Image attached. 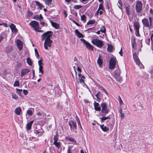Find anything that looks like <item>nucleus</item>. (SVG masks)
I'll return each mask as SVG.
<instances>
[{
    "label": "nucleus",
    "instance_id": "nucleus-1",
    "mask_svg": "<svg viewBox=\"0 0 153 153\" xmlns=\"http://www.w3.org/2000/svg\"><path fill=\"white\" fill-rule=\"evenodd\" d=\"M74 70L75 74L76 76V78L75 79H74V76L72 74V75L73 78H74V81L76 82V84L77 83L78 84L79 83H80L83 86H84V85H85L86 86L87 88V85L84 82V79H85V76L83 75H82L81 74H80V73H79L78 74L79 81H78L77 76V73L75 69V67L74 66Z\"/></svg>",
    "mask_w": 153,
    "mask_h": 153
},
{
    "label": "nucleus",
    "instance_id": "nucleus-2",
    "mask_svg": "<svg viewBox=\"0 0 153 153\" xmlns=\"http://www.w3.org/2000/svg\"><path fill=\"white\" fill-rule=\"evenodd\" d=\"M101 106L102 107L101 112L102 114H107L109 111L108 105L105 102H102Z\"/></svg>",
    "mask_w": 153,
    "mask_h": 153
},
{
    "label": "nucleus",
    "instance_id": "nucleus-3",
    "mask_svg": "<svg viewBox=\"0 0 153 153\" xmlns=\"http://www.w3.org/2000/svg\"><path fill=\"white\" fill-rule=\"evenodd\" d=\"M117 61L115 57H113L111 58L109 63V68L110 69H113L114 68Z\"/></svg>",
    "mask_w": 153,
    "mask_h": 153
},
{
    "label": "nucleus",
    "instance_id": "nucleus-4",
    "mask_svg": "<svg viewBox=\"0 0 153 153\" xmlns=\"http://www.w3.org/2000/svg\"><path fill=\"white\" fill-rule=\"evenodd\" d=\"M134 29L135 31V34L137 36H140L139 30L140 28L139 23L138 21H134Z\"/></svg>",
    "mask_w": 153,
    "mask_h": 153
},
{
    "label": "nucleus",
    "instance_id": "nucleus-5",
    "mask_svg": "<svg viewBox=\"0 0 153 153\" xmlns=\"http://www.w3.org/2000/svg\"><path fill=\"white\" fill-rule=\"evenodd\" d=\"M142 3L140 1H136L135 9L137 13H141L142 10Z\"/></svg>",
    "mask_w": 153,
    "mask_h": 153
},
{
    "label": "nucleus",
    "instance_id": "nucleus-6",
    "mask_svg": "<svg viewBox=\"0 0 153 153\" xmlns=\"http://www.w3.org/2000/svg\"><path fill=\"white\" fill-rule=\"evenodd\" d=\"M134 59L137 64L138 65L140 68H144V66L140 62V60L137 55V53H134L133 54Z\"/></svg>",
    "mask_w": 153,
    "mask_h": 153
},
{
    "label": "nucleus",
    "instance_id": "nucleus-7",
    "mask_svg": "<svg viewBox=\"0 0 153 153\" xmlns=\"http://www.w3.org/2000/svg\"><path fill=\"white\" fill-rule=\"evenodd\" d=\"M92 43L99 48L102 47L103 45L102 41L98 39H93L91 41Z\"/></svg>",
    "mask_w": 153,
    "mask_h": 153
},
{
    "label": "nucleus",
    "instance_id": "nucleus-8",
    "mask_svg": "<svg viewBox=\"0 0 153 153\" xmlns=\"http://www.w3.org/2000/svg\"><path fill=\"white\" fill-rule=\"evenodd\" d=\"M29 25L33 28L34 30L36 31L39 29V24L38 22L33 21L29 23Z\"/></svg>",
    "mask_w": 153,
    "mask_h": 153
},
{
    "label": "nucleus",
    "instance_id": "nucleus-9",
    "mask_svg": "<svg viewBox=\"0 0 153 153\" xmlns=\"http://www.w3.org/2000/svg\"><path fill=\"white\" fill-rule=\"evenodd\" d=\"M81 42H83L85 45L86 48L89 50L93 51L94 47L90 43L85 41L84 39H80Z\"/></svg>",
    "mask_w": 153,
    "mask_h": 153
},
{
    "label": "nucleus",
    "instance_id": "nucleus-10",
    "mask_svg": "<svg viewBox=\"0 0 153 153\" xmlns=\"http://www.w3.org/2000/svg\"><path fill=\"white\" fill-rule=\"evenodd\" d=\"M52 42V41L51 39H45L44 43L45 48L46 50H47L48 49V47H51V46Z\"/></svg>",
    "mask_w": 153,
    "mask_h": 153
},
{
    "label": "nucleus",
    "instance_id": "nucleus-11",
    "mask_svg": "<svg viewBox=\"0 0 153 153\" xmlns=\"http://www.w3.org/2000/svg\"><path fill=\"white\" fill-rule=\"evenodd\" d=\"M130 7L129 5L126 7V13L128 16L130 15H133L135 13L134 10V9L130 11Z\"/></svg>",
    "mask_w": 153,
    "mask_h": 153
},
{
    "label": "nucleus",
    "instance_id": "nucleus-12",
    "mask_svg": "<svg viewBox=\"0 0 153 153\" xmlns=\"http://www.w3.org/2000/svg\"><path fill=\"white\" fill-rule=\"evenodd\" d=\"M69 125L70 126L71 129L73 131L76 130L77 128L76 124V122L71 120L69 123Z\"/></svg>",
    "mask_w": 153,
    "mask_h": 153
},
{
    "label": "nucleus",
    "instance_id": "nucleus-13",
    "mask_svg": "<svg viewBox=\"0 0 153 153\" xmlns=\"http://www.w3.org/2000/svg\"><path fill=\"white\" fill-rule=\"evenodd\" d=\"M53 32L49 31L46 32L42 35V38H50L51 36L52 35Z\"/></svg>",
    "mask_w": 153,
    "mask_h": 153
},
{
    "label": "nucleus",
    "instance_id": "nucleus-14",
    "mask_svg": "<svg viewBox=\"0 0 153 153\" xmlns=\"http://www.w3.org/2000/svg\"><path fill=\"white\" fill-rule=\"evenodd\" d=\"M16 42L19 50H21L22 49L23 42L19 39L16 40Z\"/></svg>",
    "mask_w": 153,
    "mask_h": 153
},
{
    "label": "nucleus",
    "instance_id": "nucleus-15",
    "mask_svg": "<svg viewBox=\"0 0 153 153\" xmlns=\"http://www.w3.org/2000/svg\"><path fill=\"white\" fill-rule=\"evenodd\" d=\"M114 74L116 78L118 80L120 79V72L119 68L117 69L114 72Z\"/></svg>",
    "mask_w": 153,
    "mask_h": 153
},
{
    "label": "nucleus",
    "instance_id": "nucleus-16",
    "mask_svg": "<svg viewBox=\"0 0 153 153\" xmlns=\"http://www.w3.org/2000/svg\"><path fill=\"white\" fill-rule=\"evenodd\" d=\"M142 22L143 25L146 27H149L150 26V24L148 19L146 18H144L142 20Z\"/></svg>",
    "mask_w": 153,
    "mask_h": 153
},
{
    "label": "nucleus",
    "instance_id": "nucleus-17",
    "mask_svg": "<svg viewBox=\"0 0 153 153\" xmlns=\"http://www.w3.org/2000/svg\"><path fill=\"white\" fill-rule=\"evenodd\" d=\"M29 72L30 70L28 69H22L21 71L20 76L22 77H23V76Z\"/></svg>",
    "mask_w": 153,
    "mask_h": 153
},
{
    "label": "nucleus",
    "instance_id": "nucleus-18",
    "mask_svg": "<svg viewBox=\"0 0 153 153\" xmlns=\"http://www.w3.org/2000/svg\"><path fill=\"white\" fill-rule=\"evenodd\" d=\"M94 105L95 110L96 111H100L101 110V108L99 105V104L98 103L96 102L95 101L94 103Z\"/></svg>",
    "mask_w": 153,
    "mask_h": 153
},
{
    "label": "nucleus",
    "instance_id": "nucleus-19",
    "mask_svg": "<svg viewBox=\"0 0 153 153\" xmlns=\"http://www.w3.org/2000/svg\"><path fill=\"white\" fill-rule=\"evenodd\" d=\"M132 48L134 50L137 49V44L136 42V39H132L131 40Z\"/></svg>",
    "mask_w": 153,
    "mask_h": 153
},
{
    "label": "nucleus",
    "instance_id": "nucleus-20",
    "mask_svg": "<svg viewBox=\"0 0 153 153\" xmlns=\"http://www.w3.org/2000/svg\"><path fill=\"white\" fill-rule=\"evenodd\" d=\"M65 138V139L67 140H68L71 142H73L76 145L77 144L76 140L73 137L68 136L66 137Z\"/></svg>",
    "mask_w": 153,
    "mask_h": 153
},
{
    "label": "nucleus",
    "instance_id": "nucleus-21",
    "mask_svg": "<svg viewBox=\"0 0 153 153\" xmlns=\"http://www.w3.org/2000/svg\"><path fill=\"white\" fill-rule=\"evenodd\" d=\"M22 111V110L20 106H19L16 108L14 112L16 114L18 115H20Z\"/></svg>",
    "mask_w": 153,
    "mask_h": 153
},
{
    "label": "nucleus",
    "instance_id": "nucleus-22",
    "mask_svg": "<svg viewBox=\"0 0 153 153\" xmlns=\"http://www.w3.org/2000/svg\"><path fill=\"white\" fill-rule=\"evenodd\" d=\"M10 27L11 29L12 32H14L15 33H17L18 32V30L16 28V26L13 23L11 24Z\"/></svg>",
    "mask_w": 153,
    "mask_h": 153
},
{
    "label": "nucleus",
    "instance_id": "nucleus-23",
    "mask_svg": "<svg viewBox=\"0 0 153 153\" xmlns=\"http://www.w3.org/2000/svg\"><path fill=\"white\" fill-rule=\"evenodd\" d=\"M105 114H102V117L101 118H100V119L101 120V122L102 123L103 121L108 119H110V117L109 116H108L107 117H105Z\"/></svg>",
    "mask_w": 153,
    "mask_h": 153
},
{
    "label": "nucleus",
    "instance_id": "nucleus-24",
    "mask_svg": "<svg viewBox=\"0 0 153 153\" xmlns=\"http://www.w3.org/2000/svg\"><path fill=\"white\" fill-rule=\"evenodd\" d=\"M95 96L97 98V100L98 102H99L101 100L102 97V94L100 92H98V93L96 94L95 95Z\"/></svg>",
    "mask_w": 153,
    "mask_h": 153
},
{
    "label": "nucleus",
    "instance_id": "nucleus-25",
    "mask_svg": "<svg viewBox=\"0 0 153 153\" xmlns=\"http://www.w3.org/2000/svg\"><path fill=\"white\" fill-rule=\"evenodd\" d=\"M50 22L52 26L56 29H58L59 27V25L58 24L54 22L51 20H50Z\"/></svg>",
    "mask_w": 153,
    "mask_h": 153
},
{
    "label": "nucleus",
    "instance_id": "nucleus-26",
    "mask_svg": "<svg viewBox=\"0 0 153 153\" xmlns=\"http://www.w3.org/2000/svg\"><path fill=\"white\" fill-rule=\"evenodd\" d=\"M100 127L102 130L104 132L107 131L109 129L106 126H104L103 124L100 125Z\"/></svg>",
    "mask_w": 153,
    "mask_h": 153
},
{
    "label": "nucleus",
    "instance_id": "nucleus-27",
    "mask_svg": "<svg viewBox=\"0 0 153 153\" xmlns=\"http://www.w3.org/2000/svg\"><path fill=\"white\" fill-rule=\"evenodd\" d=\"M75 33L79 38L84 37L83 34L79 32L77 29H76L75 31Z\"/></svg>",
    "mask_w": 153,
    "mask_h": 153
},
{
    "label": "nucleus",
    "instance_id": "nucleus-28",
    "mask_svg": "<svg viewBox=\"0 0 153 153\" xmlns=\"http://www.w3.org/2000/svg\"><path fill=\"white\" fill-rule=\"evenodd\" d=\"M33 123V121H31L28 123L26 125V128L28 130H30L32 125Z\"/></svg>",
    "mask_w": 153,
    "mask_h": 153
},
{
    "label": "nucleus",
    "instance_id": "nucleus-29",
    "mask_svg": "<svg viewBox=\"0 0 153 153\" xmlns=\"http://www.w3.org/2000/svg\"><path fill=\"white\" fill-rule=\"evenodd\" d=\"M102 62L103 61L101 58V56L100 55L97 61V63L99 65L100 67L101 66L102 63Z\"/></svg>",
    "mask_w": 153,
    "mask_h": 153
},
{
    "label": "nucleus",
    "instance_id": "nucleus-30",
    "mask_svg": "<svg viewBox=\"0 0 153 153\" xmlns=\"http://www.w3.org/2000/svg\"><path fill=\"white\" fill-rule=\"evenodd\" d=\"M35 3L37 5L38 8L40 9H42L44 6L40 2L37 1H35Z\"/></svg>",
    "mask_w": 153,
    "mask_h": 153
},
{
    "label": "nucleus",
    "instance_id": "nucleus-31",
    "mask_svg": "<svg viewBox=\"0 0 153 153\" xmlns=\"http://www.w3.org/2000/svg\"><path fill=\"white\" fill-rule=\"evenodd\" d=\"M107 51L109 52H112L113 50V46L111 45H108Z\"/></svg>",
    "mask_w": 153,
    "mask_h": 153
},
{
    "label": "nucleus",
    "instance_id": "nucleus-32",
    "mask_svg": "<svg viewBox=\"0 0 153 153\" xmlns=\"http://www.w3.org/2000/svg\"><path fill=\"white\" fill-rule=\"evenodd\" d=\"M13 50V48L11 46H8L6 48V52L7 53H9Z\"/></svg>",
    "mask_w": 153,
    "mask_h": 153
},
{
    "label": "nucleus",
    "instance_id": "nucleus-33",
    "mask_svg": "<svg viewBox=\"0 0 153 153\" xmlns=\"http://www.w3.org/2000/svg\"><path fill=\"white\" fill-rule=\"evenodd\" d=\"M43 66H39V73H41V74H39V76L40 77H41V76H42V74H43L44 71L43 70Z\"/></svg>",
    "mask_w": 153,
    "mask_h": 153
},
{
    "label": "nucleus",
    "instance_id": "nucleus-34",
    "mask_svg": "<svg viewBox=\"0 0 153 153\" xmlns=\"http://www.w3.org/2000/svg\"><path fill=\"white\" fill-rule=\"evenodd\" d=\"M53 144L58 149H59L61 145V143L60 142H58L57 141L54 142Z\"/></svg>",
    "mask_w": 153,
    "mask_h": 153
},
{
    "label": "nucleus",
    "instance_id": "nucleus-35",
    "mask_svg": "<svg viewBox=\"0 0 153 153\" xmlns=\"http://www.w3.org/2000/svg\"><path fill=\"white\" fill-rule=\"evenodd\" d=\"M27 63L30 65H32V60L31 59L29 58L28 57L27 59Z\"/></svg>",
    "mask_w": 153,
    "mask_h": 153
},
{
    "label": "nucleus",
    "instance_id": "nucleus-36",
    "mask_svg": "<svg viewBox=\"0 0 153 153\" xmlns=\"http://www.w3.org/2000/svg\"><path fill=\"white\" fill-rule=\"evenodd\" d=\"M13 85L14 87L19 86V81L16 80L14 82Z\"/></svg>",
    "mask_w": 153,
    "mask_h": 153
},
{
    "label": "nucleus",
    "instance_id": "nucleus-37",
    "mask_svg": "<svg viewBox=\"0 0 153 153\" xmlns=\"http://www.w3.org/2000/svg\"><path fill=\"white\" fill-rule=\"evenodd\" d=\"M73 148L72 146H68L67 153H72L71 149Z\"/></svg>",
    "mask_w": 153,
    "mask_h": 153
},
{
    "label": "nucleus",
    "instance_id": "nucleus-38",
    "mask_svg": "<svg viewBox=\"0 0 153 153\" xmlns=\"http://www.w3.org/2000/svg\"><path fill=\"white\" fill-rule=\"evenodd\" d=\"M34 133L36 134H39L38 136V137H39L42 136L43 133L42 132H40L38 130H35L34 131Z\"/></svg>",
    "mask_w": 153,
    "mask_h": 153
},
{
    "label": "nucleus",
    "instance_id": "nucleus-39",
    "mask_svg": "<svg viewBox=\"0 0 153 153\" xmlns=\"http://www.w3.org/2000/svg\"><path fill=\"white\" fill-rule=\"evenodd\" d=\"M117 5L119 7V8H120L121 9H122V4L121 0H119Z\"/></svg>",
    "mask_w": 153,
    "mask_h": 153
},
{
    "label": "nucleus",
    "instance_id": "nucleus-40",
    "mask_svg": "<svg viewBox=\"0 0 153 153\" xmlns=\"http://www.w3.org/2000/svg\"><path fill=\"white\" fill-rule=\"evenodd\" d=\"M86 16L85 15H83L81 16V20L83 21L85 23L86 22Z\"/></svg>",
    "mask_w": 153,
    "mask_h": 153
},
{
    "label": "nucleus",
    "instance_id": "nucleus-41",
    "mask_svg": "<svg viewBox=\"0 0 153 153\" xmlns=\"http://www.w3.org/2000/svg\"><path fill=\"white\" fill-rule=\"evenodd\" d=\"M95 22V21L94 20H92L89 21L87 23V25H91L92 24H94Z\"/></svg>",
    "mask_w": 153,
    "mask_h": 153
},
{
    "label": "nucleus",
    "instance_id": "nucleus-42",
    "mask_svg": "<svg viewBox=\"0 0 153 153\" xmlns=\"http://www.w3.org/2000/svg\"><path fill=\"white\" fill-rule=\"evenodd\" d=\"M82 6L80 5H75L74 6V8L76 10H78L82 7Z\"/></svg>",
    "mask_w": 153,
    "mask_h": 153
},
{
    "label": "nucleus",
    "instance_id": "nucleus-43",
    "mask_svg": "<svg viewBox=\"0 0 153 153\" xmlns=\"http://www.w3.org/2000/svg\"><path fill=\"white\" fill-rule=\"evenodd\" d=\"M12 98L16 100L18 98V97L14 93H12Z\"/></svg>",
    "mask_w": 153,
    "mask_h": 153
},
{
    "label": "nucleus",
    "instance_id": "nucleus-44",
    "mask_svg": "<svg viewBox=\"0 0 153 153\" xmlns=\"http://www.w3.org/2000/svg\"><path fill=\"white\" fill-rule=\"evenodd\" d=\"M99 10H104V8L103 6V5L102 3H100L99 4V7L98 9Z\"/></svg>",
    "mask_w": 153,
    "mask_h": 153
},
{
    "label": "nucleus",
    "instance_id": "nucleus-45",
    "mask_svg": "<svg viewBox=\"0 0 153 153\" xmlns=\"http://www.w3.org/2000/svg\"><path fill=\"white\" fill-rule=\"evenodd\" d=\"M58 135L57 134H56V135H55L53 138L54 142L57 141L58 139Z\"/></svg>",
    "mask_w": 153,
    "mask_h": 153
},
{
    "label": "nucleus",
    "instance_id": "nucleus-46",
    "mask_svg": "<svg viewBox=\"0 0 153 153\" xmlns=\"http://www.w3.org/2000/svg\"><path fill=\"white\" fill-rule=\"evenodd\" d=\"M27 113L29 115H32L33 114V112L31 110H30V108L27 111Z\"/></svg>",
    "mask_w": 153,
    "mask_h": 153
},
{
    "label": "nucleus",
    "instance_id": "nucleus-47",
    "mask_svg": "<svg viewBox=\"0 0 153 153\" xmlns=\"http://www.w3.org/2000/svg\"><path fill=\"white\" fill-rule=\"evenodd\" d=\"M100 30L102 33H105L106 31V30L105 27L104 26H102Z\"/></svg>",
    "mask_w": 153,
    "mask_h": 153
},
{
    "label": "nucleus",
    "instance_id": "nucleus-48",
    "mask_svg": "<svg viewBox=\"0 0 153 153\" xmlns=\"http://www.w3.org/2000/svg\"><path fill=\"white\" fill-rule=\"evenodd\" d=\"M118 100L120 104L121 105L122 104H123V102L122 100L120 97L119 96L118 97Z\"/></svg>",
    "mask_w": 153,
    "mask_h": 153
},
{
    "label": "nucleus",
    "instance_id": "nucleus-49",
    "mask_svg": "<svg viewBox=\"0 0 153 153\" xmlns=\"http://www.w3.org/2000/svg\"><path fill=\"white\" fill-rule=\"evenodd\" d=\"M40 24L42 25V27H43L45 26H47V24H46L44 22H40Z\"/></svg>",
    "mask_w": 153,
    "mask_h": 153
},
{
    "label": "nucleus",
    "instance_id": "nucleus-50",
    "mask_svg": "<svg viewBox=\"0 0 153 153\" xmlns=\"http://www.w3.org/2000/svg\"><path fill=\"white\" fill-rule=\"evenodd\" d=\"M52 2V0H46L45 3L46 4L49 5Z\"/></svg>",
    "mask_w": 153,
    "mask_h": 153
},
{
    "label": "nucleus",
    "instance_id": "nucleus-51",
    "mask_svg": "<svg viewBox=\"0 0 153 153\" xmlns=\"http://www.w3.org/2000/svg\"><path fill=\"white\" fill-rule=\"evenodd\" d=\"M16 89L17 91V93L19 94H21V92H22V89H19L18 88H16Z\"/></svg>",
    "mask_w": 153,
    "mask_h": 153
},
{
    "label": "nucleus",
    "instance_id": "nucleus-52",
    "mask_svg": "<svg viewBox=\"0 0 153 153\" xmlns=\"http://www.w3.org/2000/svg\"><path fill=\"white\" fill-rule=\"evenodd\" d=\"M38 63L39 66H40V65L42 66L43 65V63L41 59H40L38 61Z\"/></svg>",
    "mask_w": 153,
    "mask_h": 153
},
{
    "label": "nucleus",
    "instance_id": "nucleus-53",
    "mask_svg": "<svg viewBox=\"0 0 153 153\" xmlns=\"http://www.w3.org/2000/svg\"><path fill=\"white\" fill-rule=\"evenodd\" d=\"M149 22H150V26L151 27L152 26V20L153 19V18L151 17H149Z\"/></svg>",
    "mask_w": 153,
    "mask_h": 153
},
{
    "label": "nucleus",
    "instance_id": "nucleus-54",
    "mask_svg": "<svg viewBox=\"0 0 153 153\" xmlns=\"http://www.w3.org/2000/svg\"><path fill=\"white\" fill-rule=\"evenodd\" d=\"M120 114L121 119H123L125 117V114L124 113H122Z\"/></svg>",
    "mask_w": 153,
    "mask_h": 153
},
{
    "label": "nucleus",
    "instance_id": "nucleus-55",
    "mask_svg": "<svg viewBox=\"0 0 153 153\" xmlns=\"http://www.w3.org/2000/svg\"><path fill=\"white\" fill-rule=\"evenodd\" d=\"M33 19L38 20H39V15H37L33 17Z\"/></svg>",
    "mask_w": 153,
    "mask_h": 153
},
{
    "label": "nucleus",
    "instance_id": "nucleus-56",
    "mask_svg": "<svg viewBox=\"0 0 153 153\" xmlns=\"http://www.w3.org/2000/svg\"><path fill=\"white\" fill-rule=\"evenodd\" d=\"M23 92L24 94L25 95H27L28 94V91L27 90H23Z\"/></svg>",
    "mask_w": 153,
    "mask_h": 153
},
{
    "label": "nucleus",
    "instance_id": "nucleus-57",
    "mask_svg": "<svg viewBox=\"0 0 153 153\" xmlns=\"http://www.w3.org/2000/svg\"><path fill=\"white\" fill-rule=\"evenodd\" d=\"M77 71H78V73H80V74H81V70L79 66H77Z\"/></svg>",
    "mask_w": 153,
    "mask_h": 153
},
{
    "label": "nucleus",
    "instance_id": "nucleus-58",
    "mask_svg": "<svg viewBox=\"0 0 153 153\" xmlns=\"http://www.w3.org/2000/svg\"><path fill=\"white\" fill-rule=\"evenodd\" d=\"M73 22L74 24H75L77 26H78L81 27L82 26V25H79L78 23L77 22H76V21H75L74 20L73 21Z\"/></svg>",
    "mask_w": 153,
    "mask_h": 153
},
{
    "label": "nucleus",
    "instance_id": "nucleus-59",
    "mask_svg": "<svg viewBox=\"0 0 153 153\" xmlns=\"http://www.w3.org/2000/svg\"><path fill=\"white\" fill-rule=\"evenodd\" d=\"M39 20L40 21L42 20H43V18L42 16V15L41 14H40L39 16Z\"/></svg>",
    "mask_w": 153,
    "mask_h": 153
},
{
    "label": "nucleus",
    "instance_id": "nucleus-60",
    "mask_svg": "<svg viewBox=\"0 0 153 153\" xmlns=\"http://www.w3.org/2000/svg\"><path fill=\"white\" fill-rule=\"evenodd\" d=\"M39 20L40 21L42 20H43V18L42 16V15L41 14H40L39 16Z\"/></svg>",
    "mask_w": 153,
    "mask_h": 153
},
{
    "label": "nucleus",
    "instance_id": "nucleus-61",
    "mask_svg": "<svg viewBox=\"0 0 153 153\" xmlns=\"http://www.w3.org/2000/svg\"><path fill=\"white\" fill-rule=\"evenodd\" d=\"M119 53L120 54V55H121V56H123V51L122 50V48H121V49L120 51L119 52Z\"/></svg>",
    "mask_w": 153,
    "mask_h": 153
},
{
    "label": "nucleus",
    "instance_id": "nucleus-62",
    "mask_svg": "<svg viewBox=\"0 0 153 153\" xmlns=\"http://www.w3.org/2000/svg\"><path fill=\"white\" fill-rule=\"evenodd\" d=\"M28 14L30 16H32L33 14V13L30 11H28Z\"/></svg>",
    "mask_w": 153,
    "mask_h": 153
},
{
    "label": "nucleus",
    "instance_id": "nucleus-63",
    "mask_svg": "<svg viewBox=\"0 0 153 153\" xmlns=\"http://www.w3.org/2000/svg\"><path fill=\"white\" fill-rule=\"evenodd\" d=\"M34 137H29V140H30L34 141L33 140H34Z\"/></svg>",
    "mask_w": 153,
    "mask_h": 153
},
{
    "label": "nucleus",
    "instance_id": "nucleus-64",
    "mask_svg": "<svg viewBox=\"0 0 153 153\" xmlns=\"http://www.w3.org/2000/svg\"><path fill=\"white\" fill-rule=\"evenodd\" d=\"M75 64L77 66H79V65L80 64V62L78 61H76Z\"/></svg>",
    "mask_w": 153,
    "mask_h": 153
}]
</instances>
